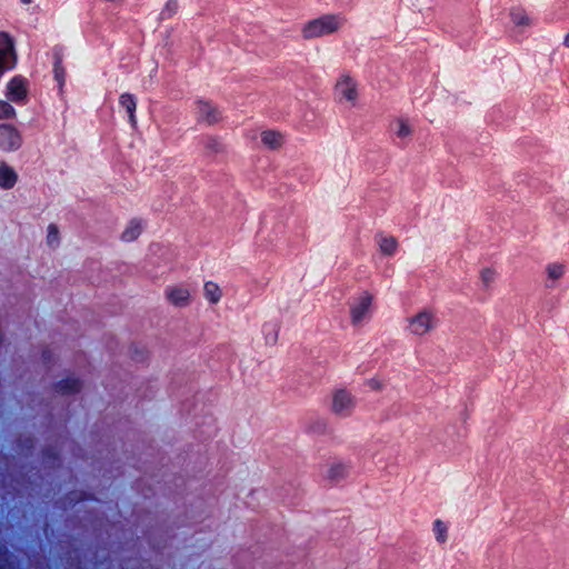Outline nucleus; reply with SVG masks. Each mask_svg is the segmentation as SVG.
<instances>
[{
  "mask_svg": "<svg viewBox=\"0 0 569 569\" xmlns=\"http://www.w3.org/2000/svg\"><path fill=\"white\" fill-rule=\"evenodd\" d=\"M204 298L211 303H218L222 297L220 287L212 281H207L203 286Z\"/></svg>",
  "mask_w": 569,
  "mask_h": 569,
  "instance_id": "18",
  "label": "nucleus"
},
{
  "mask_svg": "<svg viewBox=\"0 0 569 569\" xmlns=\"http://www.w3.org/2000/svg\"><path fill=\"white\" fill-rule=\"evenodd\" d=\"M177 8H178V3L176 0H169L164 7V10L162 12V14H167V17H171L173 13H176L177 11Z\"/></svg>",
  "mask_w": 569,
  "mask_h": 569,
  "instance_id": "27",
  "label": "nucleus"
},
{
  "mask_svg": "<svg viewBox=\"0 0 569 569\" xmlns=\"http://www.w3.org/2000/svg\"><path fill=\"white\" fill-rule=\"evenodd\" d=\"M54 77L60 83L64 80V69L61 67L60 61H57L54 64Z\"/></svg>",
  "mask_w": 569,
  "mask_h": 569,
  "instance_id": "28",
  "label": "nucleus"
},
{
  "mask_svg": "<svg viewBox=\"0 0 569 569\" xmlns=\"http://www.w3.org/2000/svg\"><path fill=\"white\" fill-rule=\"evenodd\" d=\"M166 301L174 308H187L191 303V292L186 284H173L164 289L163 292Z\"/></svg>",
  "mask_w": 569,
  "mask_h": 569,
  "instance_id": "8",
  "label": "nucleus"
},
{
  "mask_svg": "<svg viewBox=\"0 0 569 569\" xmlns=\"http://www.w3.org/2000/svg\"><path fill=\"white\" fill-rule=\"evenodd\" d=\"M44 455H46V458L52 459V460H56L57 457H58L57 451L56 450H51V449L47 450Z\"/></svg>",
  "mask_w": 569,
  "mask_h": 569,
  "instance_id": "31",
  "label": "nucleus"
},
{
  "mask_svg": "<svg viewBox=\"0 0 569 569\" xmlns=\"http://www.w3.org/2000/svg\"><path fill=\"white\" fill-rule=\"evenodd\" d=\"M204 149L208 154H218L223 152L224 146L218 137L209 136L204 140Z\"/></svg>",
  "mask_w": 569,
  "mask_h": 569,
  "instance_id": "20",
  "label": "nucleus"
},
{
  "mask_svg": "<svg viewBox=\"0 0 569 569\" xmlns=\"http://www.w3.org/2000/svg\"><path fill=\"white\" fill-rule=\"evenodd\" d=\"M22 146L20 132L11 124H0V150L12 152Z\"/></svg>",
  "mask_w": 569,
  "mask_h": 569,
  "instance_id": "10",
  "label": "nucleus"
},
{
  "mask_svg": "<svg viewBox=\"0 0 569 569\" xmlns=\"http://www.w3.org/2000/svg\"><path fill=\"white\" fill-rule=\"evenodd\" d=\"M119 103L127 110L130 124L132 127H136L137 119L134 116V111L137 108V102L134 97L130 93H123L120 96Z\"/></svg>",
  "mask_w": 569,
  "mask_h": 569,
  "instance_id": "17",
  "label": "nucleus"
},
{
  "mask_svg": "<svg viewBox=\"0 0 569 569\" xmlns=\"http://www.w3.org/2000/svg\"><path fill=\"white\" fill-rule=\"evenodd\" d=\"M496 276H497V272L495 269L492 268H483L481 271H480V280L482 282V286L488 289L491 287V284L495 282L496 280Z\"/></svg>",
  "mask_w": 569,
  "mask_h": 569,
  "instance_id": "23",
  "label": "nucleus"
},
{
  "mask_svg": "<svg viewBox=\"0 0 569 569\" xmlns=\"http://www.w3.org/2000/svg\"><path fill=\"white\" fill-rule=\"evenodd\" d=\"M54 389L62 396L74 395L82 389V381L73 375L67 376L56 383Z\"/></svg>",
  "mask_w": 569,
  "mask_h": 569,
  "instance_id": "14",
  "label": "nucleus"
},
{
  "mask_svg": "<svg viewBox=\"0 0 569 569\" xmlns=\"http://www.w3.org/2000/svg\"><path fill=\"white\" fill-rule=\"evenodd\" d=\"M395 126L398 138L407 139L411 137L413 130L408 120L399 118L396 120Z\"/></svg>",
  "mask_w": 569,
  "mask_h": 569,
  "instance_id": "22",
  "label": "nucleus"
},
{
  "mask_svg": "<svg viewBox=\"0 0 569 569\" xmlns=\"http://www.w3.org/2000/svg\"><path fill=\"white\" fill-rule=\"evenodd\" d=\"M260 137L262 144L271 151L280 150L286 142L284 134L278 130H263Z\"/></svg>",
  "mask_w": 569,
  "mask_h": 569,
  "instance_id": "13",
  "label": "nucleus"
},
{
  "mask_svg": "<svg viewBox=\"0 0 569 569\" xmlns=\"http://www.w3.org/2000/svg\"><path fill=\"white\" fill-rule=\"evenodd\" d=\"M373 297L369 292H362L350 306V320L353 327H362L370 317V308Z\"/></svg>",
  "mask_w": 569,
  "mask_h": 569,
  "instance_id": "6",
  "label": "nucleus"
},
{
  "mask_svg": "<svg viewBox=\"0 0 569 569\" xmlns=\"http://www.w3.org/2000/svg\"><path fill=\"white\" fill-rule=\"evenodd\" d=\"M347 23L341 13H326L306 21L300 29L303 41H312L338 33Z\"/></svg>",
  "mask_w": 569,
  "mask_h": 569,
  "instance_id": "1",
  "label": "nucleus"
},
{
  "mask_svg": "<svg viewBox=\"0 0 569 569\" xmlns=\"http://www.w3.org/2000/svg\"><path fill=\"white\" fill-rule=\"evenodd\" d=\"M335 93L339 101L355 106L359 97L358 83L349 73H341L336 81Z\"/></svg>",
  "mask_w": 569,
  "mask_h": 569,
  "instance_id": "5",
  "label": "nucleus"
},
{
  "mask_svg": "<svg viewBox=\"0 0 569 569\" xmlns=\"http://www.w3.org/2000/svg\"><path fill=\"white\" fill-rule=\"evenodd\" d=\"M143 224L140 219H132L128 222L121 233V240L126 242L134 241L142 232Z\"/></svg>",
  "mask_w": 569,
  "mask_h": 569,
  "instance_id": "15",
  "label": "nucleus"
},
{
  "mask_svg": "<svg viewBox=\"0 0 569 569\" xmlns=\"http://www.w3.org/2000/svg\"><path fill=\"white\" fill-rule=\"evenodd\" d=\"M351 471V463L342 460H333L326 465L323 479L332 485L346 480Z\"/></svg>",
  "mask_w": 569,
  "mask_h": 569,
  "instance_id": "9",
  "label": "nucleus"
},
{
  "mask_svg": "<svg viewBox=\"0 0 569 569\" xmlns=\"http://www.w3.org/2000/svg\"><path fill=\"white\" fill-rule=\"evenodd\" d=\"M7 97L12 102H22L27 97V82L20 77H14L8 83Z\"/></svg>",
  "mask_w": 569,
  "mask_h": 569,
  "instance_id": "12",
  "label": "nucleus"
},
{
  "mask_svg": "<svg viewBox=\"0 0 569 569\" xmlns=\"http://www.w3.org/2000/svg\"><path fill=\"white\" fill-rule=\"evenodd\" d=\"M447 526L445 522L440 519H437L433 522V532L436 535V540L440 543L446 542L447 540Z\"/></svg>",
  "mask_w": 569,
  "mask_h": 569,
  "instance_id": "24",
  "label": "nucleus"
},
{
  "mask_svg": "<svg viewBox=\"0 0 569 569\" xmlns=\"http://www.w3.org/2000/svg\"><path fill=\"white\" fill-rule=\"evenodd\" d=\"M16 117L14 108L7 101L0 100V120L13 119Z\"/></svg>",
  "mask_w": 569,
  "mask_h": 569,
  "instance_id": "25",
  "label": "nucleus"
},
{
  "mask_svg": "<svg viewBox=\"0 0 569 569\" xmlns=\"http://www.w3.org/2000/svg\"><path fill=\"white\" fill-rule=\"evenodd\" d=\"M21 2H23V3L28 4V3H31V2H32V0H21Z\"/></svg>",
  "mask_w": 569,
  "mask_h": 569,
  "instance_id": "34",
  "label": "nucleus"
},
{
  "mask_svg": "<svg viewBox=\"0 0 569 569\" xmlns=\"http://www.w3.org/2000/svg\"><path fill=\"white\" fill-rule=\"evenodd\" d=\"M368 386L372 390H381L383 388V382L379 379H371L368 381Z\"/></svg>",
  "mask_w": 569,
  "mask_h": 569,
  "instance_id": "30",
  "label": "nucleus"
},
{
  "mask_svg": "<svg viewBox=\"0 0 569 569\" xmlns=\"http://www.w3.org/2000/svg\"><path fill=\"white\" fill-rule=\"evenodd\" d=\"M563 43L566 47H569V33L565 37Z\"/></svg>",
  "mask_w": 569,
  "mask_h": 569,
  "instance_id": "33",
  "label": "nucleus"
},
{
  "mask_svg": "<svg viewBox=\"0 0 569 569\" xmlns=\"http://www.w3.org/2000/svg\"><path fill=\"white\" fill-rule=\"evenodd\" d=\"M510 18L512 22L518 27H529L531 21L525 10L520 8H513L510 11Z\"/></svg>",
  "mask_w": 569,
  "mask_h": 569,
  "instance_id": "21",
  "label": "nucleus"
},
{
  "mask_svg": "<svg viewBox=\"0 0 569 569\" xmlns=\"http://www.w3.org/2000/svg\"><path fill=\"white\" fill-rule=\"evenodd\" d=\"M0 568H1V569H10V568H11V563H6V562L0 558Z\"/></svg>",
  "mask_w": 569,
  "mask_h": 569,
  "instance_id": "32",
  "label": "nucleus"
},
{
  "mask_svg": "<svg viewBox=\"0 0 569 569\" xmlns=\"http://www.w3.org/2000/svg\"><path fill=\"white\" fill-rule=\"evenodd\" d=\"M17 63L14 41L7 32H0V77Z\"/></svg>",
  "mask_w": 569,
  "mask_h": 569,
  "instance_id": "7",
  "label": "nucleus"
},
{
  "mask_svg": "<svg viewBox=\"0 0 569 569\" xmlns=\"http://www.w3.org/2000/svg\"><path fill=\"white\" fill-rule=\"evenodd\" d=\"M567 271V266L563 262L553 261L549 262L545 267V273L547 276L546 287L555 288L558 282L562 279Z\"/></svg>",
  "mask_w": 569,
  "mask_h": 569,
  "instance_id": "11",
  "label": "nucleus"
},
{
  "mask_svg": "<svg viewBox=\"0 0 569 569\" xmlns=\"http://www.w3.org/2000/svg\"><path fill=\"white\" fill-rule=\"evenodd\" d=\"M327 429V422L325 420H316L310 423L309 430L317 433H323Z\"/></svg>",
  "mask_w": 569,
  "mask_h": 569,
  "instance_id": "26",
  "label": "nucleus"
},
{
  "mask_svg": "<svg viewBox=\"0 0 569 569\" xmlns=\"http://www.w3.org/2000/svg\"><path fill=\"white\" fill-rule=\"evenodd\" d=\"M407 323V330L411 336L423 337L436 329L438 319L433 309L422 308L417 313L408 317Z\"/></svg>",
  "mask_w": 569,
  "mask_h": 569,
  "instance_id": "2",
  "label": "nucleus"
},
{
  "mask_svg": "<svg viewBox=\"0 0 569 569\" xmlns=\"http://www.w3.org/2000/svg\"><path fill=\"white\" fill-rule=\"evenodd\" d=\"M356 408V397L347 389L332 391L330 411L339 418H349Z\"/></svg>",
  "mask_w": 569,
  "mask_h": 569,
  "instance_id": "4",
  "label": "nucleus"
},
{
  "mask_svg": "<svg viewBox=\"0 0 569 569\" xmlns=\"http://www.w3.org/2000/svg\"><path fill=\"white\" fill-rule=\"evenodd\" d=\"M378 244L381 252L387 256H392L398 248L397 239L391 236H381L378 240Z\"/></svg>",
  "mask_w": 569,
  "mask_h": 569,
  "instance_id": "19",
  "label": "nucleus"
},
{
  "mask_svg": "<svg viewBox=\"0 0 569 569\" xmlns=\"http://www.w3.org/2000/svg\"><path fill=\"white\" fill-rule=\"evenodd\" d=\"M18 176L16 171L7 163H0V187L2 189H11L17 182Z\"/></svg>",
  "mask_w": 569,
  "mask_h": 569,
  "instance_id": "16",
  "label": "nucleus"
},
{
  "mask_svg": "<svg viewBox=\"0 0 569 569\" xmlns=\"http://www.w3.org/2000/svg\"><path fill=\"white\" fill-rule=\"evenodd\" d=\"M58 239V228L54 224H50L48 228V242L52 243Z\"/></svg>",
  "mask_w": 569,
  "mask_h": 569,
  "instance_id": "29",
  "label": "nucleus"
},
{
  "mask_svg": "<svg viewBox=\"0 0 569 569\" xmlns=\"http://www.w3.org/2000/svg\"><path fill=\"white\" fill-rule=\"evenodd\" d=\"M193 113L199 124L208 127L218 126L223 121L220 107L211 100L197 98L193 102Z\"/></svg>",
  "mask_w": 569,
  "mask_h": 569,
  "instance_id": "3",
  "label": "nucleus"
}]
</instances>
